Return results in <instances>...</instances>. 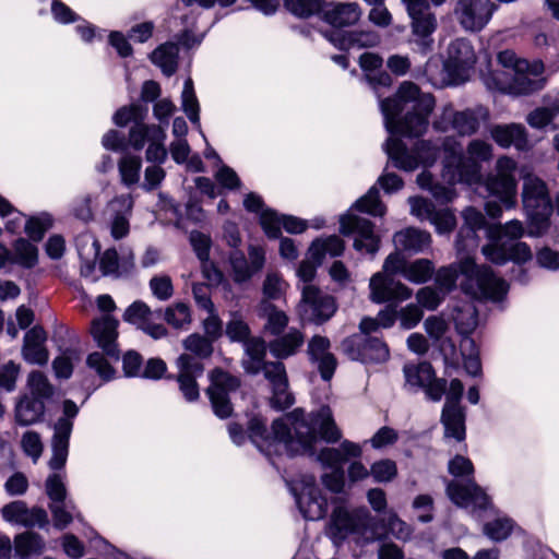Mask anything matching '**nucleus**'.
I'll list each match as a JSON object with an SVG mask.
<instances>
[{
	"instance_id": "nucleus-61",
	"label": "nucleus",
	"mask_w": 559,
	"mask_h": 559,
	"mask_svg": "<svg viewBox=\"0 0 559 559\" xmlns=\"http://www.w3.org/2000/svg\"><path fill=\"white\" fill-rule=\"evenodd\" d=\"M142 160L139 156L126 155L119 162V173L121 181L130 187L140 179Z\"/></svg>"
},
{
	"instance_id": "nucleus-60",
	"label": "nucleus",
	"mask_w": 559,
	"mask_h": 559,
	"mask_svg": "<svg viewBox=\"0 0 559 559\" xmlns=\"http://www.w3.org/2000/svg\"><path fill=\"white\" fill-rule=\"evenodd\" d=\"M164 319L174 329H187L191 323L190 308L183 302H177L166 308Z\"/></svg>"
},
{
	"instance_id": "nucleus-2",
	"label": "nucleus",
	"mask_w": 559,
	"mask_h": 559,
	"mask_svg": "<svg viewBox=\"0 0 559 559\" xmlns=\"http://www.w3.org/2000/svg\"><path fill=\"white\" fill-rule=\"evenodd\" d=\"M248 432L251 442L266 456L286 453L296 455L316 454L319 440L336 443L342 432L335 424L333 413L326 405L306 414L302 408H295L284 418L272 423V432L259 417L250 419Z\"/></svg>"
},
{
	"instance_id": "nucleus-56",
	"label": "nucleus",
	"mask_w": 559,
	"mask_h": 559,
	"mask_svg": "<svg viewBox=\"0 0 559 559\" xmlns=\"http://www.w3.org/2000/svg\"><path fill=\"white\" fill-rule=\"evenodd\" d=\"M463 366L468 374L478 377L481 373V362L475 342L471 337L461 341Z\"/></svg>"
},
{
	"instance_id": "nucleus-42",
	"label": "nucleus",
	"mask_w": 559,
	"mask_h": 559,
	"mask_svg": "<svg viewBox=\"0 0 559 559\" xmlns=\"http://www.w3.org/2000/svg\"><path fill=\"white\" fill-rule=\"evenodd\" d=\"M393 242L397 250L408 253H419L430 247L431 236L425 230L407 227L394 234Z\"/></svg>"
},
{
	"instance_id": "nucleus-57",
	"label": "nucleus",
	"mask_w": 559,
	"mask_h": 559,
	"mask_svg": "<svg viewBox=\"0 0 559 559\" xmlns=\"http://www.w3.org/2000/svg\"><path fill=\"white\" fill-rule=\"evenodd\" d=\"M285 9L298 17H309L322 13L325 7L324 0H284Z\"/></svg>"
},
{
	"instance_id": "nucleus-55",
	"label": "nucleus",
	"mask_w": 559,
	"mask_h": 559,
	"mask_svg": "<svg viewBox=\"0 0 559 559\" xmlns=\"http://www.w3.org/2000/svg\"><path fill=\"white\" fill-rule=\"evenodd\" d=\"M435 271L436 267L431 260L420 258L408 261L404 270V278L413 284H426L432 278Z\"/></svg>"
},
{
	"instance_id": "nucleus-41",
	"label": "nucleus",
	"mask_w": 559,
	"mask_h": 559,
	"mask_svg": "<svg viewBox=\"0 0 559 559\" xmlns=\"http://www.w3.org/2000/svg\"><path fill=\"white\" fill-rule=\"evenodd\" d=\"M415 78L417 80H425V82L429 83L435 88H442L449 85H459V82L452 75L450 69H448L447 62H442L440 58L432 56L430 57L421 73L416 74Z\"/></svg>"
},
{
	"instance_id": "nucleus-13",
	"label": "nucleus",
	"mask_w": 559,
	"mask_h": 559,
	"mask_svg": "<svg viewBox=\"0 0 559 559\" xmlns=\"http://www.w3.org/2000/svg\"><path fill=\"white\" fill-rule=\"evenodd\" d=\"M464 386L459 379H452L449 383L447 401L441 412L440 421L444 429V439L463 442L466 438V413L461 406Z\"/></svg>"
},
{
	"instance_id": "nucleus-44",
	"label": "nucleus",
	"mask_w": 559,
	"mask_h": 559,
	"mask_svg": "<svg viewBox=\"0 0 559 559\" xmlns=\"http://www.w3.org/2000/svg\"><path fill=\"white\" fill-rule=\"evenodd\" d=\"M305 336L296 328H290L285 334L278 335L269 343V350L277 359H285L295 355L304 345Z\"/></svg>"
},
{
	"instance_id": "nucleus-62",
	"label": "nucleus",
	"mask_w": 559,
	"mask_h": 559,
	"mask_svg": "<svg viewBox=\"0 0 559 559\" xmlns=\"http://www.w3.org/2000/svg\"><path fill=\"white\" fill-rule=\"evenodd\" d=\"M514 522L507 516H498L484 525V534L495 542L507 539L512 533Z\"/></svg>"
},
{
	"instance_id": "nucleus-32",
	"label": "nucleus",
	"mask_w": 559,
	"mask_h": 559,
	"mask_svg": "<svg viewBox=\"0 0 559 559\" xmlns=\"http://www.w3.org/2000/svg\"><path fill=\"white\" fill-rule=\"evenodd\" d=\"M118 325L117 319L110 314H104L100 318L93 320L91 325V333L97 345L108 355L109 357L119 358V350L117 346L118 337Z\"/></svg>"
},
{
	"instance_id": "nucleus-48",
	"label": "nucleus",
	"mask_w": 559,
	"mask_h": 559,
	"mask_svg": "<svg viewBox=\"0 0 559 559\" xmlns=\"http://www.w3.org/2000/svg\"><path fill=\"white\" fill-rule=\"evenodd\" d=\"M45 412V403L39 399L24 396L15 407V419L21 426H29L40 420Z\"/></svg>"
},
{
	"instance_id": "nucleus-33",
	"label": "nucleus",
	"mask_w": 559,
	"mask_h": 559,
	"mask_svg": "<svg viewBox=\"0 0 559 559\" xmlns=\"http://www.w3.org/2000/svg\"><path fill=\"white\" fill-rule=\"evenodd\" d=\"M133 269L134 255L130 249H123L118 254L115 248H109L99 257V271L103 276L123 277L131 274Z\"/></svg>"
},
{
	"instance_id": "nucleus-15",
	"label": "nucleus",
	"mask_w": 559,
	"mask_h": 559,
	"mask_svg": "<svg viewBox=\"0 0 559 559\" xmlns=\"http://www.w3.org/2000/svg\"><path fill=\"white\" fill-rule=\"evenodd\" d=\"M79 406L72 400L62 402V415L53 426V436L51 441L52 456L49 461L51 469H61L68 459L69 440L73 429V421L79 414Z\"/></svg>"
},
{
	"instance_id": "nucleus-53",
	"label": "nucleus",
	"mask_w": 559,
	"mask_h": 559,
	"mask_svg": "<svg viewBox=\"0 0 559 559\" xmlns=\"http://www.w3.org/2000/svg\"><path fill=\"white\" fill-rule=\"evenodd\" d=\"M559 114L555 109V106L537 107L526 116L527 124L536 130H546L550 128L552 130L559 129Z\"/></svg>"
},
{
	"instance_id": "nucleus-27",
	"label": "nucleus",
	"mask_w": 559,
	"mask_h": 559,
	"mask_svg": "<svg viewBox=\"0 0 559 559\" xmlns=\"http://www.w3.org/2000/svg\"><path fill=\"white\" fill-rule=\"evenodd\" d=\"M179 390L188 402L199 399L200 392L197 379L203 374V364L189 354H181L177 358Z\"/></svg>"
},
{
	"instance_id": "nucleus-36",
	"label": "nucleus",
	"mask_w": 559,
	"mask_h": 559,
	"mask_svg": "<svg viewBox=\"0 0 559 559\" xmlns=\"http://www.w3.org/2000/svg\"><path fill=\"white\" fill-rule=\"evenodd\" d=\"M462 216L464 225L461 227L456 238V248L459 251L477 247V231L483 229L486 225L485 216L475 207L465 209Z\"/></svg>"
},
{
	"instance_id": "nucleus-64",
	"label": "nucleus",
	"mask_w": 559,
	"mask_h": 559,
	"mask_svg": "<svg viewBox=\"0 0 559 559\" xmlns=\"http://www.w3.org/2000/svg\"><path fill=\"white\" fill-rule=\"evenodd\" d=\"M28 388L33 399H39L43 402L53 394V388L46 376L40 371H33L28 374Z\"/></svg>"
},
{
	"instance_id": "nucleus-5",
	"label": "nucleus",
	"mask_w": 559,
	"mask_h": 559,
	"mask_svg": "<svg viewBox=\"0 0 559 559\" xmlns=\"http://www.w3.org/2000/svg\"><path fill=\"white\" fill-rule=\"evenodd\" d=\"M433 275L437 288L444 295L456 287L460 276H463L462 292L474 299L500 302L509 292V285L503 278L496 276L489 266L477 265L468 257L440 267Z\"/></svg>"
},
{
	"instance_id": "nucleus-12",
	"label": "nucleus",
	"mask_w": 559,
	"mask_h": 559,
	"mask_svg": "<svg viewBox=\"0 0 559 559\" xmlns=\"http://www.w3.org/2000/svg\"><path fill=\"white\" fill-rule=\"evenodd\" d=\"M411 19L412 36L409 44L415 52L423 56L430 53L435 47L433 33L438 27L436 14L426 0H413L404 3Z\"/></svg>"
},
{
	"instance_id": "nucleus-31",
	"label": "nucleus",
	"mask_w": 559,
	"mask_h": 559,
	"mask_svg": "<svg viewBox=\"0 0 559 559\" xmlns=\"http://www.w3.org/2000/svg\"><path fill=\"white\" fill-rule=\"evenodd\" d=\"M331 343L328 337L314 335L308 343L307 354L311 364L317 366L324 381L332 379L336 369V358L330 352Z\"/></svg>"
},
{
	"instance_id": "nucleus-37",
	"label": "nucleus",
	"mask_w": 559,
	"mask_h": 559,
	"mask_svg": "<svg viewBox=\"0 0 559 559\" xmlns=\"http://www.w3.org/2000/svg\"><path fill=\"white\" fill-rule=\"evenodd\" d=\"M489 120V110L481 105L466 108L461 111L454 110V131L461 136L475 134L483 123Z\"/></svg>"
},
{
	"instance_id": "nucleus-23",
	"label": "nucleus",
	"mask_w": 559,
	"mask_h": 559,
	"mask_svg": "<svg viewBox=\"0 0 559 559\" xmlns=\"http://www.w3.org/2000/svg\"><path fill=\"white\" fill-rule=\"evenodd\" d=\"M162 318V311H153L145 302L138 300L131 304L123 313V320L135 325L145 334L154 340L163 338L167 335V329L155 322Z\"/></svg>"
},
{
	"instance_id": "nucleus-46",
	"label": "nucleus",
	"mask_w": 559,
	"mask_h": 559,
	"mask_svg": "<svg viewBox=\"0 0 559 559\" xmlns=\"http://www.w3.org/2000/svg\"><path fill=\"white\" fill-rule=\"evenodd\" d=\"M179 47L177 43L167 41L156 47L150 58L163 74L171 76L178 68Z\"/></svg>"
},
{
	"instance_id": "nucleus-16",
	"label": "nucleus",
	"mask_w": 559,
	"mask_h": 559,
	"mask_svg": "<svg viewBox=\"0 0 559 559\" xmlns=\"http://www.w3.org/2000/svg\"><path fill=\"white\" fill-rule=\"evenodd\" d=\"M336 309L334 297L313 285H304L298 305V313L302 321L323 324L334 316Z\"/></svg>"
},
{
	"instance_id": "nucleus-9",
	"label": "nucleus",
	"mask_w": 559,
	"mask_h": 559,
	"mask_svg": "<svg viewBox=\"0 0 559 559\" xmlns=\"http://www.w3.org/2000/svg\"><path fill=\"white\" fill-rule=\"evenodd\" d=\"M449 473L454 477L447 485L450 500L460 508L472 512L491 507L489 496L474 480V465L463 455H455L448 464Z\"/></svg>"
},
{
	"instance_id": "nucleus-35",
	"label": "nucleus",
	"mask_w": 559,
	"mask_h": 559,
	"mask_svg": "<svg viewBox=\"0 0 559 559\" xmlns=\"http://www.w3.org/2000/svg\"><path fill=\"white\" fill-rule=\"evenodd\" d=\"M75 247L81 260V275L96 281V261L100 251L98 240L91 233H82L75 238Z\"/></svg>"
},
{
	"instance_id": "nucleus-49",
	"label": "nucleus",
	"mask_w": 559,
	"mask_h": 559,
	"mask_svg": "<svg viewBox=\"0 0 559 559\" xmlns=\"http://www.w3.org/2000/svg\"><path fill=\"white\" fill-rule=\"evenodd\" d=\"M344 249V241L338 236L332 235L326 238L313 240L309 248V255L318 264H321L326 254L330 257H340L343 254Z\"/></svg>"
},
{
	"instance_id": "nucleus-28",
	"label": "nucleus",
	"mask_w": 559,
	"mask_h": 559,
	"mask_svg": "<svg viewBox=\"0 0 559 559\" xmlns=\"http://www.w3.org/2000/svg\"><path fill=\"white\" fill-rule=\"evenodd\" d=\"M2 518L10 524L23 527H45L48 524L47 512L40 508H27L21 500L5 504L2 510Z\"/></svg>"
},
{
	"instance_id": "nucleus-22",
	"label": "nucleus",
	"mask_w": 559,
	"mask_h": 559,
	"mask_svg": "<svg viewBox=\"0 0 559 559\" xmlns=\"http://www.w3.org/2000/svg\"><path fill=\"white\" fill-rule=\"evenodd\" d=\"M231 277L235 283L249 282L265 264V250L261 246L250 245L248 258L241 251H234L229 255Z\"/></svg>"
},
{
	"instance_id": "nucleus-21",
	"label": "nucleus",
	"mask_w": 559,
	"mask_h": 559,
	"mask_svg": "<svg viewBox=\"0 0 559 559\" xmlns=\"http://www.w3.org/2000/svg\"><path fill=\"white\" fill-rule=\"evenodd\" d=\"M290 490L300 513L306 520L317 521L326 514L328 501L316 486L313 477L305 480L300 492H298L297 484H293Z\"/></svg>"
},
{
	"instance_id": "nucleus-54",
	"label": "nucleus",
	"mask_w": 559,
	"mask_h": 559,
	"mask_svg": "<svg viewBox=\"0 0 559 559\" xmlns=\"http://www.w3.org/2000/svg\"><path fill=\"white\" fill-rule=\"evenodd\" d=\"M181 107L188 119L191 121L193 126L200 131L202 136L204 134L201 130L200 122V105L194 93L193 81L191 78H187L183 83V90L181 93Z\"/></svg>"
},
{
	"instance_id": "nucleus-1",
	"label": "nucleus",
	"mask_w": 559,
	"mask_h": 559,
	"mask_svg": "<svg viewBox=\"0 0 559 559\" xmlns=\"http://www.w3.org/2000/svg\"><path fill=\"white\" fill-rule=\"evenodd\" d=\"M384 127L390 134L383 148L392 165L404 171H413L420 164L430 166L438 156L439 146L430 140H419L413 150L397 135L418 138L428 128V118L436 100L432 94L423 93L413 82H403L394 97L380 100Z\"/></svg>"
},
{
	"instance_id": "nucleus-51",
	"label": "nucleus",
	"mask_w": 559,
	"mask_h": 559,
	"mask_svg": "<svg viewBox=\"0 0 559 559\" xmlns=\"http://www.w3.org/2000/svg\"><path fill=\"white\" fill-rule=\"evenodd\" d=\"M38 262V249L24 238H19L13 243V252L10 251L8 264H16L24 269H32Z\"/></svg>"
},
{
	"instance_id": "nucleus-8",
	"label": "nucleus",
	"mask_w": 559,
	"mask_h": 559,
	"mask_svg": "<svg viewBox=\"0 0 559 559\" xmlns=\"http://www.w3.org/2000/svg\"><path fill=\"white\" fill-rule=\"evenodd\" d=\"M524 234L523 223L518 219L490 227L487 231L489 243L483 247L481 252L495 264L501 265L508 261L524 263L532 258L530 246L519 241Z\"/></svg>"
},
{
	"instance_id": "nucleus-58",
	"label": "nucleus",
	"mask_w": 559,
	"mask_h": 559,
	"mask_svg": "<svg viewBox=\"0 0 559 559\" xmlns=\"http://www.w3.org/2000/svg\"><path fill=\"white\" fill-rule=\"evenodd\" d=\"M52 226V217L48 213H40L25 219L24 230L33 241H40L46 231Z\"/></svg>"
},
{
	"instance_id": "nucleus-30",
	"label": "nucleus",
	"mask_w": 559,
	"mask_h": 559,
	"mask_svg": "<svg viewBox=\"0 0 559 559\" xmlns=\"http://www.w3.org/2000/svg\"><path fill=\"white\" fill-rule=\"evenodd\" d=\"M132 209L133 199L130 194L118 195L108 202L107 213L110 235L114 239H122L129 234Z\"/></svg>"
},
{
	"instance_id": "nucleus-63",
	"label": "nucleus",
	"mask_w": 559,
	"mask_h": 559,
	"mask_svg": "<svg viewBox=\"0 0 559 559\" xmlns=\"http://www.w3.org/2000/svg\"><path fill=\"white\" fill-rule=\"evenodd\" d=\"M186 350L192 353L193 358L201 362V359L209 358L213 353L212 341L200 334H191L183 341Z\"/></svg>"
},
{
	"instance_id": "nucleus-24",
	"label": "nucleus",
	"mask_w": 559,
	"mask_h": 559,
	"mask_svg": "<svg viewBox=\"0 0 559 559\" xmlns=\"http://www.w3.org/2000/svg\"><path fill=\"white\" fill-rule=\"evenodd\" d=\"M370 299L374 304L401 302L409 299L413 290L400 281L374 273L369 282Z\"/></svg>"
},
{
	"instance_id": "nucleus-17",
	"label": "nucleus",
	"mask_w": 559,
	"mask_h": 559,
	"mask_svg": "<svg viewBox=\"0 0 559 559\" xmlns=\"http://www.w3.org/2000/svg\"><path fill=\"white\" fill-rule=\"evenodd\" d=\"M496 10L491 0H459L454 15L464 31L477 33L487 26Z\"/></svg>"
},
{
	"instance_id": "nucleus-52",
	"label": "nucleus",
	"mask_w": 559,
	"mask_h": 559,
	"mask_svg": "<svg viewBox=\"0 0 559 559\" xmlns=\"http://www.w3.org/2000/svg\"><path fill=\"white\" fill-rule=\"evenodd\" d=\"M260 316L266 320L264 330L274 336L281 335L288 325L287 314L267 300L261 302Z\"/></svg>"
},
{
	"instance_id": "nucleus-14",
	"label": "nucleus",
	"mask_w": 559,
	"mask_h": 559,
	"mask_svg": "<svg viewBox=\"0 0 559 559\" xmlns=\"http://www.w3.org/2000/svg\"><path fill=\"white\" fill-rule=\"evenodd\" d=\"M165 140L166 132L163 126L136 123L129 131V144L136 151L147 144L145 158L156 165H162L167 159Z\"/></svg>"
},
{
	"instance_id": "nucleus-40",
	"label": "nucleus",
	"mask_w": 559,
	"mask_h": 559,
	"mask_svg": "<svg viewBox=\"0 0 559 559\" xmlns=\"http://www.w3.org/2000/svg\"><path fill=\"white\" fill-rule=\"evenodd\" d=\"M47 335L41 326H34L26 332L22 354L29 364L45 365L48 361V352L45 347Z\"/></svg>"
},
{
	"instance_id": "nucleus-26",
	"label": "nucleus",
	"mask_w": 559,
	"mask_h": 559,
	"mask_svg": "<svg viewBox=\"0 0 559 559\" xmlns=\"http://www.w3.org/2000/svg\"><path fill=\"white\" fill-rule=\"evenodd\" d=\"M475 61L474 48L467 39L457 38L450 43L445 62L459 84L467 80L468 72Z\"/></svg>"
},
{
	"instance_id": "nucleus-59",
	"label": "nucleus",
	"mask_w": 559,
	"mask_h": 559,
	"mask_svg": "<svg viewBox=\"0 0 559 559\" xmlns=\"http://www.w3.org/2000/svg\"><path fill=\"white\" fill-rule=\"evenodd\" d=\"M455 328L463 337L468 335L476 329L478 324V316L476 309L472 305H466L456 310L454 316Z\"/></svg>"
},
{
	"instance_id": "nucleus-25",
	"label": "nucleus",
	"mask_w": 559,
	"mask_h": 559,
	"mask_svg": "<svg viewBox=\"0 0 559 559\" xmlns=\"http://www.w3.org/2000/svg\"><path fill=\"white\" fill-rule=\"evenodd\" d=\"M265 379L270 382L272 396L270 405L276 411H284L295 403L294 395L288 390L286 369L281 361H270L265 366Z\"/></svg>"
},
{
	"instance_id": "nucleus-38",
	"label": "nucleus",
	"mask_w": 559,
	"mask_h": 559,
	"mask_svg": "<svg viewBox=\"0 0 559 559\" xmlns=\"http://www.w3.org/2000/svg\"><path fill=\"white\" fill-rule=\"evenodd\" d=\"M492 140L501 147L514 146L519 151L528 148L527 132L520 123L496 124L490 130Z\"/></svg>"
},
{
	"instance_id": "nucleus-29",
	"label": "nucleus",
	"mask_w": 559,
	"mask_h": 559,
	"mask_svg": "<svg viewBox=\"0 0 559 559\" xmlns=\"http://www.w3.org/2000/svg\"><path fill=\"white\" fill-rule=\"evenodd\" d=\"M260 225L270 239H277L283 227L289 234H301L308 228V222L293 215H280L272 209H266L260 216Z\"/></svg>"
},
{
	"instance_id": "nucleus-7",
	"label": "nucleus",
	"mask_w": 559,
	"mask_h": 559,
	"mask_svg": "<svg viewBox=\"0 0 559 559\" xmlns=\"http://www.w3.org/2000/svg\"><path fill=\"white\" fill-rule=\"evenodd\" d=\"M325 534L336 547L345 542L364 546L382 536L377 521L366 508L349 510L344 506L335 507L332 511Z\"/></svg>"
},
{
	"instance_id": "nucleus-47",
	"label": "nucleus",
	"mask_w": 559,
	"mask_h": 559,
	"mask_svg": "<svg viewBox=\"0 0 559 559\" xmlns=\"http://www.w3.org/2000/svg\"><path fill=\"white\" fill-rule=\"evenodd\" d=\"M382 58L372 52H364L359 57V66L366 72L365 78L374 90L378 86H390L392 82L391 76L385 72L372 74L373 71L382 67Z\"/></svg>"
},
{
	"instance_id": "nucleus-10",
	"label": "nucleus",
	"mask_w": 559,
	"mask_h": 559,
	"mask_svg": "<svg viewBox=\"0 0 559 559\" xmlns=\"http://www.w3.org/2000/svg\"><path fill=\"white\" fill-rule=\"evenodd\" d=\"M518 163L509 156H500L495 165V173L488 175L484 180V186L489 195L496 198L493 201H487L485 204L486 213L491 218H498L502 214V207L506 210L514 209L516 205Z\"/></svg>"
},
{
	"instance_id": "nucleus-45",
	"label": "nucleus",
	"mask_w": 559,
	"mask_h": 559,
	"mask_svg": "<svg viewBox=\"0 0 559 559\" xmlns=\"http://www.w3.org/2000/svg\"><path fill=\"white\" fill-rule=\"evenodd\" d=\"M403 373L405 378V388L412 392L423 390L430 380H433L435 370L431 364L427 361L409 362L404 365Z\"/></svg>"
},
{
	"instance_id": "nucleus-43",
	"label": "nucleus",
	"mask_w": 559,
	"mask_h": 559,
	"mask_svg": "<svg viewBox=\"0 0 559 559\" xmlns=\"http://www.w3.org/2000/svg\"><path fill=\"white\" fill-rule=\"evenodd\" d=\"M246 357L242 359V367L247 373L258 374L263 371L265 376L266 362L265 355L269 349V345L261 337H250L245 343Z\"/></svg>"
},
{
	"instance_id": "nucleus-20",
	"label": "nucleus",
	"mask_w": 559,
	"mask_h": 559,
	"mask_svg": "<svg viewBox=\"0 0 559 559\" xmlns=\"http://www.w3.org/2000/svg\"><path fill=\"white\" fill-rule=\"evenodd\" d=\"M237 0H179L176 4V10H188V13L182 14L181 23L185 29L178 35V44L186 48H191L199 45L202 37H197L193 34V27L197 23L199 12L195 11L194 7L198 5L201 9L209 10L218 3L221 7L226 8L233 5Z\"/></svg>"
},
{
	"instance_id": "nucleus-39",
	"label": "nucleus",
	"mask_w": 559,
	"mask_h": 559,
	"mask_svg": "<svg viewBox=\"0 0 559 559\" xmlns=\"http://www.w3.org/2000/svg\"><path fill=\"white\" fill-rule=\"evenodd\" d=\"M360 16L361 10L356 2L332 3L330 5L325 3L322 20L335 27V29H340L341 27L357 23Z\"/></svg>"
},
{
	"instance_id": "nucleus-19",
	"label": "nucleus",
	"mask_w": 559,
	"mask_h": 559,
	"mask_svg": "<svg viewBox=\"0 0 559 559\" xmlns=\"http://www.w3.org/2000/svg\"><path fill=\"white\" fill-rule=\"evenodd\" d=\"M342 346L352 360L362 364H381L390 357L388 345L379 337L352 336L344 340Z\"/></svg>"
},
{
	"instance_id": "nucleus-3",
	"label": "nucleus",
	"mask_w": 559,
	"mask_h": 559,
	"mask_svg": "<svg viewBox=\"0 0 559 559\" xmlns=\"http://www.w3.org/2000/svg\"><path fill=\"white\" fill-rule=\"evenodd\" d=\"M443 152L441 179L436 182L433 176L424 170L417 176L418 186L431 193L440 203L451 202L455 198L454 187L457 183L467 186L481 182L483 164L493 157L492 145L481 139L469 141L463 151L455 136H445L441 142Z\"/></svg>"
},
{
	"instance_id": "nucleus-18",
	"label": "nucleus",
	"mask_w": 559,
	"mask_h": 559,
	"mask_svg": "<svg viewBox=\"0 0 559 559\" xmlns=\"http://www.w3.org/2000/svg\"><path fill=\"white\" fill-rule=\"evenodd\" d=\"M210 379L211 385L207 389V395L213 412L217 417L225 419L233 412L229 394L239 388L240 381L237 377L222 369H214L210 374Z\"/></svg>"
},
{
	"instance_id": "nucleus-50",
	"label": "nucleus",
	"mask_w": 559,
	"mask_h": 559,
	"mask_svg": "<svg viewBox=\"0 0 559 559\" xmlns=\"http://www.w3.org/2000/svg\"><path fill=\"white\" fill-rule=\"evenodd\" d=\"M14 548L19 559H37L44 551L45 543L39 535L25 532L15 536Z\"/></svg>"
},
{
	"instance_id": "nucleus-11",
	"label": "nucleus",
	"mask_w": 559,
	"mask_h": 559,
	"mask_svg": "<svg viewBox=\"0 0 559 559\" xmlns=\"http://www.w3.org/2000/svg\"><path fill=\"white\" fill-rule=\"evenodd\" d=\"M522 203L527 216V235L540 237L550 226L554 205L547 185L535 175L523 177Z\"/></svg>"
},
{
	"instance_id": "nucleus-4",
	"label": "nucleus",
	"mask_w": 559,
	"mask_h": 559,
	"mask_svg": "<svg viewBox=\"0 0 559 559\" xmlns=\"http://www.w3.org/2000/svg\"><path fill=\"white\" fill-rule=\"evenodd\" d=\"M503 70H488L481 74L485 86L492 92L511 96H528L542 91L547 83L542 60L520 58L515 51L506 49L497 55Z\"/></svg>"
},
{
	"instance_id": "nucleus-6",
	"label": "nucleus",
	"mask_w": 559,
	"mask_h": 559,
	"mask_svg": "<svg viewBox=\"0 0 559 559\" xmlns=\"http://www.w3.org/2000/svg\"><path fill=\"white\" fill-rule=\"evenodd\" d=\"M353 211L379 217L385 214L386 207L380 200L377 186H372L340 218V231L343 236L353 238L354 249L360 254L373 258L380 248V237L374 233V225L369 219L355 215Z\"/></svg>"
},
{
	"instance_id": "nucleus-34",
	"label": "nucleus",
	"mask_w": 559,
	"mask_h": 559,
	"mask_svg": "<svg viewBox=\"0 0 559 559\" xmlns=\"http://www.w3.org/2000/svg\"><path fill=\"white\" fill-rule=\"evenodd\" d=\"M324 36L341 50L374 47L380 41L379 35L373 31L348 32L333 29L330 33H325Z\"/></svg>"
}]
</instances>
